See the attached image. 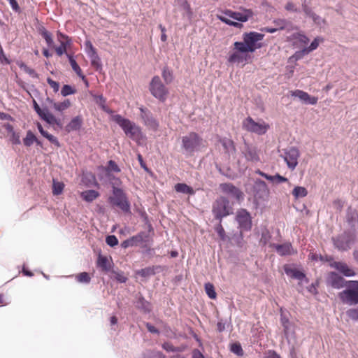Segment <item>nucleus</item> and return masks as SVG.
Segmentation results:
<instances>
[{"instance_id": "nucleus-1", "label": "nucleus", "mask_w": 358, "mask_h": 358, "mask_svg": "<svg viewBox=\"0 0 358 358\" xmlns=\"http://www.w3.org/2000/svg\"><path fill=\"white\" fill-rule=\"evenodd\" d=\"M206 147V141L197 133L192 131L181 138V148L184 154L192 156Z\"/></svg>"}, {"instance_id": "nucleus-2", "label": "nucleus", "mask_w": 358, "mask_h": 358, "mask_svg": "<svg viewBox=\"0 0 358 358\" xmlns=\"http://www.w3.org/2000/svg\"><path fill=\"white\" fill-rule=\"evenodd\" d=\"M114 121L122 129L127 136L139 143L144 136L139 126L129 119L124 118L120 115L113 117Z\"/></svg>"}, {"instance_id": "nucleus-3", "label": "nucleus", "mask_w": 358, "mask_h": 358, "mask_svg": "<svg viewBox=\"0 0 358 358\" xmlns=\"http://www.w3.org/2000/svg\"><path fill=\"white\" fill-rule=\"evenodd\" d=\"M345 289L338 296L343 304L355 306L358 304V280H348Z\"/></svg>"}, {"instance_id": "nucleus-4", "label": "nucleus", "mask_w": 358, "mask_h": 358, "mask_svg": "<svg viewBox=\"0 0 358 358\" xmlns=\"http://www.w3.org/2000/svg\"><path fill=\"white\" fill-rule=\"evenodd\" d=\"M212 212L215 218L222 222L223 217L233 213V209L229 204V201L226 197L220 196L213 203Z\"/></svg>"}, {"instance_id": "nucleus-5", "label": "nucleus", "mask_w": 358, "mask_h": 358, "mask_svg": "<svg viewBox=\"0 0 358 358\" xmlns=\"http://www.w3.org/2000/svg\"><path fill=\"white\" fill-rule=\"evenodd\" d=\"M108 201L113 206L118 207L124 213L130 211V203L127 195L120 188L113 187V195L109 196Z\"/></svg>"}, {"instance_id": "nucleus-6", "label": "nucleus", "mask_w": 358, "mask_h": 358, "mask_svg": "<svg viewBox=\"0 0 358 358\" xmlns=\"http://www.w3.org/2000/svg\"><path fill=\"white\" fill-rule=\"evenodd\" d=\"M149 90L151 94L160 101H164L169 94L168 89L162 83L158 76H155L152 78L149 85Z\"/></svg>"}, {"instance_id": "nucleus-7", "label": "nucleus", "mask_w": 358, "mask_h": 358, "mask_svg": "<svg viewBox=\"0 0 358 358\" xmlns=\"http://www.w3.org/2000/svg\"><path fill=\"white\" fill-rule=\"evenodd\" d=\"M252 192L255 200L262 201L268 200L270 190L264 181L255 179L252 186Z\"/></svg>"}, {"instance_id": "nucleus-8", "label": "nucleus", "mask_w": 358, "mask_h": 358, "mask_svg": "<svg viewBox=\"0 0 358 358\" xmlns=\"http://www.w3.org/2000/svg\"><path fill=\"white\" fill-rule=\"evenodd\" d=\"M243 127L248 131L262 135L266 132L268 125L264 123L256 122L252 117H248L243 122Z\"/></svg>"}, {"instance_id": "nucleus-9", "label": "nucleus", "mask_w": 358, "mask_h": 358, "mask_svg": "<svg viewBox=\"0 0 358 358\" xmlns=\"http://www.w3.org/2000/svg\"><path fill=\"white\" fill-rule=\"evenodd\" d=\"M236 220L238 223L241 231H250L252 228V220L250 213L245 209L237 211Z\"/></svg>"}, {"instance_id": "nucleus-10", "label": "nucleus", "mask_w": 358, "mask_h": 358, "mask_svg": "<svg viewBox=\"0 0 358 358\" xmlns=\"http://www.w3.org/2000/svg\"><path fill=\"white\" fill-rule=\"evenodd\" d=\"M140 117L143 124L151 129L157 130L159 127L157 120L154 117L151 111L143 106L139 107Z\"/></svg>"}, {"instance_id": "nucleus-11", "label": "nucleus", "mask_w": 358, "mask_h": 358, "mask_svg": "<svg viewBox=\"0 0 358 358\" xmlns=\"http://www.w3.org/2000/svg\"><path fill=\"white\" fill-rule=\"evenodd\" d=\"M264 38V34L255 32L250 31L249 33H245L243 35V39L245 42L247 46H249V51L250 52H253L255 50L260 47V45L257 46L256 43L262 41Z\"/></svg>"}, {"instance_id": "nucleus-12", "label": "nucleus", "mask_w": 358, "mask_h": 358, "mask_svg": "<svg viewBox=\"0 0 358 358\" xmlns=\"http://www.w3.org/2000/svg\"><path fill=\"white\" fill-rule=\"evenodd\" d=\"M299 157V151L297 148L292 147L284 152V160L285 161L288 168L293 171L298 164V159Z\"/></svg>"}, {"instance_id": "nucleus-13", "label": "nucleus", "mask_w": 358, "mask_h": 358, "mask_svg": "<svg viewBox=\"0 0 358 358\" xmlns=\"http://www.w3.org/2000/svg\"><path fill=\"white\" fill-rule=\"evenodd\" d=\"M152 231V227L149 225L148 231H141L136 235L133 236L132 238L135 245V247L141 245L142 247H147V245H151L152 243V238L150 236V232Z\"/></svg>"}, {"instance_id": "nucleus-14", "label": "nucleus", "mask_w": 358, "mask_h": 358, "mask_svg": "<svg viewBox=\"0 0 358 358\" xmlns=\"http://www.w3.org/2000/svg\"><path fill=\"white\" fill-rule=\"evenodd\" d=\"M224 13L226 16L241 22H247L253 16V12L250 9H243L238 12L227 10Z\"/></svg>"}, {"instance_id": "nucleus-15", "label": "nucleus", "mask_w": 358, "mask_h": 358, "mask_svg": "<svg viewBox=\"0 0 358 358\" xmlns=\"http://www.w3.org/2000/svg\"><path fill=\"white\" fill-rule=\"evenodd\" d=\"M220 189L223 193L235 198L238 201L243 199V193L241 190L231 183H222L220 185Z\"/></svg>"}, {"instance_id": "nucleus-16", "label": "nucleus", "mask_w": 358, "mask_h": 358, "mask_svg": "<svg viewBox=\"0 0 358 358\" xmlns=\"http://www.w3.org/2000/svg\"><path fill=\"white\" fill-rule=\"evenodd\" d=\"M348 281L336 272H331L327 279L328 285L334 289H341L346 287Z\"/></svg>"}, {"instance_id": "nucleus-17", "label": "nucleus", "mask_w": 358, "mask_h": 358, "mask_svg": "<svg viewBox=\"0 0 358 358\" xmlns=\"http://www.w3.org/2000/svg\"><path fill=\"white\" fill-rule=\"evenodd\" d=\"M290 94L292 96L298 98L305 104L315 105L318 100L317 97L311 96L307 92L300 90L290 91Z\"/></svg>"}, {"instance_id": "nucleus-18", "label": "nucleus", "mask_w": 358, "mask_h": 358, "mask_svg": "<svg viewBox=\"0 0 358 358\" xmlns=\"http://www.w3.org/2000/svg\"><path fill=\"white\" fill-rule=\"evenodd\" d=\"M136 301L135 302L136 307L143 312L144 313H149L152 310L151 303L145 300V299L141 294L136 295Z\"/></svg>"}, {"instance_id": "nucleus-19", "label": "nucleus", "mask_w": 358, "mask_h": 358, "mask_svg": "<svg viewBox=\"0 0 358 358\" xmlns=\"http://www.w3.org/2000/svg\"><path fill=\"white\" fill-rule=\"evenodd\" d=\"M83 120L81 116L78 115L72 118L69 123L65 127L66 132L70 133L74 131H78L83 125Z\"/></svg>"}, {"instance_id": "nucleus-20", "label": "nucleus", "mask_w": 358, "mask_h": 358, "mask_svg": "<svg viewBox=\"0 0 358 358\" xmlns=\"http://www.w3.org/2000/svg\"><path fill=\"white\" fill-rule=\"evenodd\" d=\"M220 143L222 144L224 152L229 155H233L236 152V148L232 140L227 138H222L220 139Z\"/></svg>"}, {"instance_id": "nucleus-21", "label": "nucleus", "mask_w": 358, "mask_h": 358, "mask_svg": "<svg viewBox=\"0 0 358 358\" xmlns=\"http://www.w3.org/2000/svg\"><path fill=\"white\" fill-rule=\"evenodd\" d=\"M271 247L275 249L280 256L289 255L291 254L292 245L290 243L275 244L273 243Z\"/></svg>"}, {"instance_id": "nucleus-22", "label": "nucleus", "mask_w": 358, "mask_h": 358, "mask_svg": "<svg viewBox=\"0 0 358 358\" xmlns=\"http://www.w3.org/2000/svg\"><path fill=\"white\" fill-rule=\"evenodd\" d=\"M285 273L294 279H297L299 280H306L307 281V279L306 278V275L301 271H299L296 268H289L287 266L285 267Z\"/></svg>"}, {"instance_id": "nucleus-23", "label": "nucleus", "mask_w": 358, "mask_h": 358, "mask_svg": "<svg viewBox=\"0 0 358 358\" xmlns=\"http://www.w3.org/2000/svg\"><path fill=\"white\" fill-rule=\"evenodd\" d=\"M96 264L98 267L105 272L110 271L112 267L111 263L108 261L107 257L103 256L101 254L99 255Z\"/></svg>"}, {"instance_id": "nucleus-24", "label": "nucleus", "mask_w": 358, "mask_h": 358, "mask_svg": "<svg viewBox=\"0 0 358 358\" xmlns=\"http://www.w3.org/2000/svg\"><path fill=\"white\" fill-rule=\"evenodd\" d=\"M87 55L90 59L92 66L96 71L101 70L102 64H101V59L96 52V50L92 52H88Z\"/></svg>"}, {"instance_id": "nucleus-25", "label": "nucleus", "mask_w": 358, "mask_h": 358, "mask_svg": "<svg viewBox=\"0 0 358 358\" xmlns=\"http://www.w3.org/2000/svg\"><path fill=\"white\" fill-rule=\"evenodd\" d=\"M336 268L347 277H351L355 275V272L346 264L343 262L336 263Z\"/></svg>"}, {"instance_id": "nucleus-26", "label": "nucleus", "mask_w": 358, "mask_h": 358, "mask_svg": "<svg viewBox=\"0 0 358 358\" xmlns=\"http://www.w3.org/2000/svg\"><path fill=\"white\" fill-rule=\"evenodd\" d=\"M175 190L177 192L189 195H194L195 194V191L193 189V188L185 183H177L175 185Z\"/></svg>"}, {"instance_id": "nucleus-27", "label": "nucleus", "mask_w": 358, "mask_h": 358, "mask_svg": "<svg viewBox=\"0 0 358 358\" xmlns=\"http://www.w3.org/2000/svg\"><path fill=\"white\" fill-rule=\"evenodd\" d=\"M334 244L340 250H347L349 248L348 243L343 236L333 238Z\"/></svg>"}, {"instance_id": "nucleus-28", "label": "nucleus", "mask_w": 358, "mask_h": 358, "mask_svg": "<svg viewBox=\"0 0 358 358\" xmlns=\"http://www.w3.org/2000/svg\"><path fill=\"white\" fill-rule=\"evenodd\" d=\"M82 198L87 202H92L99 196V193L94 189L86 190L82 192Z\"/></svg>"}, {"instance_id": "nucleus-29", "label": "nucleus", "mask_w": 358, "mask_h": 358, "mask_svg": "<svg viewBox=\"0 0 358 358\" xmlns=\"http://www.w3.org/2000/svg\"><path fill=\"white\" fill-rule=\"evenodd\" d=\"M50 125H55L62 127V123L60 119L56 118L50 111L46 114L45 117L43 120Z\"/></svg>"}, {"instance_id": "nucleus-30", "label": "nucleus", "mask_w": 358, "mask_h": 358, "mask_svg": "<svg viewBox=\"0 0 358 358\" xmlns=\"http://www.w3.org/2000/svg\"><path fill=\"white\" fill-rule=\"evenodd\" d=\"M33 106L36 113L42 120L44 119L46 114L49 112V109L47 106H43V108H41L35 100H33Z\"/></svg>"}, {"instance_id": "nucleus-31", "label": "nucleus", "mask_w": 358, "mask_h": 358, "mask_svg": "<svg viewBox=\"0 0 358 358\" xmlns=\"http://www.w3.org/2000/svg\"><path fill=\"white\" fill-rule=\"evenodd\" d=\"M66 55L69 58L70 64H71L73 70L76 73V74L80 78H81L83 80H84L85 76L83 74L82 70H81L80 67L79 66V65L77 64L76 61L74 59V58L71 55H70L69 54H66Z\"/></svg>"}, {"instance_id": "nucleus-32", "label": "nucleus", "mask_w": 358, "mask_h": 358, "mask_svg": "<svg viewBox=\"0 0 358 358\" xmlns=\"http://www.w3.org/2000/svg\"><path fill=\"white\" fill-rule=\"evenodd\" d=\"M17 64L22 70H23L26 73L29 74L31 77L34 78H38V75L35 71V70L27 66L23 62L17 61Z\"/></svg>"}, {"instance_id": "nucleus-33", "label": "nucleus", "mask_w": 358, "mask_h": 358, "mask_svg": "<svg viewBox=\"0 0 358 358\" xmlns=\"http://www.w3.org/2000/svg\"><path fill=\"white\" fill-rule=\"evenodd\" d=\"M245 157L247 160L258 162L259 160L257 152L255 148H248L245 152Z\"/></svg>"}, {"instance_id": "nucleus-34", "label": "nucleus", "mask_w": 358, "mask_h": 358, "mask_svg": "<svg viewBox=\"0 0 358 358\" xmlns=\"http://www.w3.org/2000/svg\"><path fill=\"white\" fill-rule=\"evenodd\" d=\"M308 194L307 189L301 186H296L292 190V195L294 196L296 199L299 198H303L306 196Z\"/></svg>"}, {"instance_id": "nucleus-35", "label": "nucleus", "mask_w": 358, "mask_h": 358, "mask_svg": "<svg viewBox=\"0 0 358 358\" xmlns=\"http://www.w3.org/2000/svg\"><path fill=\"white\" fill-rule=\"evenodd\" d=\"M71 103L69 99H65L62 102H56L54 103V109L58 112H63L65 110L68 109L71 106Z\"/></svg>"}, {"instance_id": "nucleus-36", "label": "nucleus", "mask_w": 358, "mask_h": 358, "mask_svg": "<svg viewBox=\"0 0 358 358\" xmlns=\"http://www.w3.org/2000/svg\"><path fill=\"white\" fill-rule=\"evenodd\" d=\"M162 76L166 84L171 83L173 80V72L168 66L163 68Z\"/></svg>"}, {"instance_id": "nucleus-37", "label": "nucleus", "mask_w": 358, "mask_h": 358, "mask_svg": "<svg viewBox=\"0 0 358 358\" xmlns=\"http://www.w3.org/2000/svg\"><path fill=\"white\" fill-rule=\"evenodd\" d=\"M160 268L159 266H155L152 267H146L145 268L141 269L138 273L143 277H148L150 275H153L156 273V270Z\"/></svg>"}, {"instance_id": "nucleus-38", "label": "nucleus", "mask_w": 358, "mask_h": 358, "mask_svg": "<svg viewBox=\"0 0 358 358\" xmlns=\"http://www.w3.org/2000/svg\"><path fill=\"white\" fill-rule=\"evenodd\" d=\"M36 141V137L33 132L29 130L27 132L26 136L23 138V143L26 147H30Z\"/></svg>"}, {"instance_id": "nucleus-39", "label": "nucleus", "mask_w": 358, "mask_h": 358, "mask_svg": "<svg viewBox=\"0 0 358 358\" xmlns=\"http://www.w3.org/2000/svg\"><path fill=\"white\" fill-rule=\"evenodd\" d=\"M64 187V185L62 182L57 181L53 180L52 183V194L54 195H59L62 193Z\"/></svg>"}, {"instance_id": "nucleus-40", "label": "nucleus", "mask_w": 358, "mask_h": 358, "mask_svg": "<svg viewBox=\"0 0 358 358\" xmlns=\"http://www.w3.org/2000/svg\"><path fill=\"white\" fill-rule=\"evenodd\" d=\"M70 41H60V45L55 47V52L58 56H62L63 54L66 53L67 46L70 45Z\"/></svg>"}, {"instance_id": "nucleus-41", "label": "nucleus", "mask_w": 358, "mask_h": 358, "mask_svg": "<svg viewBox=\"0 0 358 358\" xmlns=\"http://www.w3.org/2000/svg\"><path fill=\"white\" fill-rule=\"evenodd\" d=\"M162 348L168 352H180L183 350L180 347H175L171 343L165 342L162 344Z\"/></svg>"}, {"instance_id": "nucleus-42", "label": "nucleus", "mask_w": 358, "mask_h": 358, "mask_svg": "<svg viewBox=\"0 0 358 358\" xmlns=\"http://www.w3.org/2000/svg\"><path fill=\"white\" fill-rule=\"evenodd\" d=\"M234 49L236 50L239 52L245 53L249 51V46H247L245 42L243 41V42L236 41L234 44Z\"/></svg>"}, {"instance_id": "nucleus-43", "label": "nucleus", "mask_w": 358, "mask_h": 358, "mask_svg": "<svg viewBox=\"0 0 358 358\" xmlns=\"http://www.w3.org/2000/svg\"><path fill=\"white\" fill-rule=\"evenodd\" d=\"M273 23L276 26L277 30H281L286 29L289 25V22L285 19H277L273 21Z\"/></svg>"}, {"instance_id": "nucleus-44", "label": "nucleus", "mask_w": 358, "mask_h": 358, "mask_svg": "<svg viewBox=\"0 0 358 358\" xmlns=\"http://www.w3.org/2000/svg\"><path fill=\"white\" fill-rule=\"evenodd\" d=\"M227 60L229 63H240L243 61V57L239 52H235L229 56Z\"/></svg>"}, {"instance_id": "nucleus-45", "label": "nucleus", "mask_w": 358, "mask_h": 358, "mask_svg": "<svg viewBox=\"0 0 358 358\" xmlns=\"http://www.w3.org/2000/svg\"><path fill=\"white\" fill-rule=\"evenodd\" d=\"M77 281L80 283L88 284L90 282L91 278L88 273L83 272L76 275Z\"/></svg>"}, {"instance_id": "nucleus-46", "label": "nucleus", "mask_w": 358, "mask_h": 358, "mask_svg": "<svg viewBox=\"0 0 358 358\" xmlns=\"http://www.w3.org/2000/svg\"><path fill=\"white\" fill-rule=\"evenodd\" d=\"M205 291L210 299H213L216 298V292L213 284L206 283L205 285Z\"/></svg>"}, {"instance_id": "nucleus-47", "label": "nucleus", "mask_w": 358, "mask_h": 358, "mask_svg": "<svg viewBox=\"0 0 358 358\" xmlns=\"http://www.w3.org/2000/svg\"><path fill=\"white\" fill-rule=\"evenodd\" d=\"M311 19L316 25L319 26L321 28L325 27L327 24V21L325 20V19L322 18L316 13H315L313 15Z\"/></svg>"}, {"instance_id": "nucleus-48", "label": "nucleus", "mask_w": 358, "mask_h": 358, "mask_svg": "<svg viewBox=\"0 0 358 358\" xmlns=\"http://www.w3.org/2000/svg\"><path fill=\"white\" fill-rule=\"evenodd\" d=\"M76 93V90L69 85H64L61 90V94L66 96Z\"/></svg>"}, {"instance_id": "nucleus-49", "label": "nucleus", "mask_w": 358, "mask_h": 358, "mask_svg": "<svg viewBox=\"0 0 358 358\" xmlns=\"http://www.w3.org/2000/svg\"><path fill=\"white\" fill-rule=\"evenodd\" d=\"M218 18L222 22H224L225 24L230 25V26H233L234 27L240 28L243 26L242 24L237 22L232 21L224 16H218Z\"/></svg>"}, {"instance_id": "nucleus-50", "label": "nucleus", "mask_w": 358, "mask_h": 358, "mask_svg": "<svg viewBox=\"0 0 358 358\" xmlns=\"http://www.w3.org/2000/svg\"><path fill=\"white\" fill-rule=\"evenodd\" d=\"M143 358H165V356L159 351H149L144 354Z\"/></svg>"}, {"instance_id": "nucleus-51", "label": "nucleus", "mask_w": 358, "mask_h": 358, "mask_svg": "<svg viewBox=\"0 0 358 358\" xmlns=\"http://www.w3.org/2000/svg\"><path fill=\"white\" fill-rule=\"evenodd\" d=\"M215 231L217 233V234L220 236L221 240L225 241L227 239L225 231H224L221 222H219V224L215 227Z\"/></svg>"}, {"instance_id": "nucleus-52", "label": "nucleus", "mask_w": 358, "mask_h": 358, "mask_svg": "<svg viewBox=\"0 0 358 358\" xmlns=\"http://www.w3.org/2000/svg\"><path fill=\"white\" fill-rule=\"evenodd\" d=\"M106 243L110 247H115L118 244V240L115 235H108L106 238Z\"/></svg>"}, {"instance_id": "nucleus-53", "label": "nucleus", "mask_w": 358, "mask_h": 358, "mask_svg": "<svg viewBox=\"0 0 358 358\" xmlns=\"http://www.w3.org/2000/svg\"><path fill=\"white\" fill-rule=\"evenodd\" d=\"M302 10L305 15L310 18L315 13L313 11L312 8L306 3V1L302 3Z\"/></svg>"}, {"instance_id": "nucleus-54", "label": "nucleus", "mask_w": 358, "mask_h": 358, "mask_svg": "<svg viewBox=\"0 0 358 358\" xmlns=\"http://www.w3.org/2000/svg\"><path fill=\"white\" fill-rule=\"evenodd\" d=\"M271 178L272 179L269 180V181L276 182L278 184L288 181L287 178L280 176L279 173H276L275 176H271Z\"/></svg>"}, {"instance_id": "nucleus-55", "label": "nucleus", "mask_w": 358, "mask_h": 358, "mask_svg": "<svg viewBox=\"0 0 358 358\" xmlns=\"http://www.w3.org/2000/svg\"><path fill=\"white\" fill-rule=\"evenodd\" d=\"M231 351L238 356L242 355L243 353L242 347L239 343L232 344L231 346Z\"/></svg>"}, {"instance_id": "nucleus-56", "label": "nucleus", "mask_w": 358, "mask_h": 358, "mask_svg": "<svg viewBox=\"0 0 358 358\" xmlns=\"http://www.w3.org/2000/svg\"><path fill=\"white\" fill-rule=\"evenodd\" d=\"M346 313L347 315L352 320H358V308L349 309Z\"/></svg>"}, {"instance_id": "nucleus-57", "label": "nucleus", "mask_w": 358, "mask_h": 358, "mask_svg": "<svg viewBox=\"0 0 358 358\" xmlns=\"http://www.w3.org/2000/svg\"><path fill=\"white\" fill-rule=\"evenodd\" d=\"M43 137L47 138L50 143H52L57 147H60V143H59L58 139L55 136L47 132L46 134H45Z\"/></svg>"}, {"instance_id": "nucleus-58", "label": "nucleus", "mask_w": 358, "mask_h": 358, "mask_svg": "<svg viewBox=\"0 0 358 358\" xmlns=\"http://www.w3.org/2000/svg\"><path fill=\"white\" fill-rule=\"evenodd\" d=\"M38 31L45 41L52 36V34L48 31L44 27L39 28Z\"/></svg>"}, {"instance_id": "nucleus-59", "label": "nucleus", "mask_w": 358, "mask_h": 358, "mask_svg": "<svg viewBox=\"0 0 358 358\" xmlns=\"http://www.w3.org/2000/svg\"><path fill=\"white\" fill-rule=\"evenodd\" d=\"M270 238H271V236L269 234V232L267 231H263L262 233V236H261V238H260V243L262 244L263 245H265L268 243Z\"/></svg>"}, {"instance_id": "nucleus-60", "label": "nucleus", "mask_w": 358, "mask_h": 358, "mask_svg": "<svg viewBox=\"0 0 358 358\" xmlns=\"http://www.w3.org/2000/svg\"><path fill=\"white\" fill-rule=\"evenodd\" d=\"M182 8L187 12V14L190 17L192 14L189 4L186 0H178Z\"/></svg>"}, {"instance_id": "nucleus-61", "label": "nucleus", "mask_w": 358, "mask_h": 358, "mask_svg": "<svg viewBox=\"0 0 358 358\" xmlns=\"http://www.w3.org/2000/svg\"><path fill=\"white\" fill-rule=\"evenodd\" d=\"M113 273L115 274V278L117 282L123 283L127 280V278L124 276L123 272L113 271Z\"/></svg>"}, {"instance_id": "nucleus-62", "label": "nucleus", "mask_w": 358, "mask_h": 358, "mask_svg": "<svg viewBox=\"0 0 358 358\" xmlns=\"http://www.w3.org/2000/svg\"><path fill=\"white\" fill-rule=\"evenodd\" d=\"M47 82L50 85V86L53 89L55 92H57L59 90V83L53 80L50 78H47Z\"/></svg>"}, {"instance_id": "nucleus-63", "label": "nucleus", "mask_w": 358, "mask_h": 358, "mask_svg": "<svg viewBox=\"0 0 358 358\" xmlns=\"http://www.w3.org/2000/svg\"><path fill=\"white\" fill-rule=\"evenodd\" d=\"M319 45L318 38H316L314 39L313 41L310 43V45L306 49H304V51H306L307 52H312L317 49V48Z\"/></svg>"}, {"instance_id": "nucleus-64", "label": "nucleus", "mask_w": 358, "mask_h": 358, "mask_svg": "<svg viewBox=\"0 0 358 358\" xmlns=\"http://www.w3.org/2000/svg\"><path fill=\"white\" fill-rule=\"evenodd\" d=\"M108 169L110 171L116 172V173H118L120 171V169L118 167L117 164L113 160H110L108 162Z\"/></svg>"}]
</instances>
